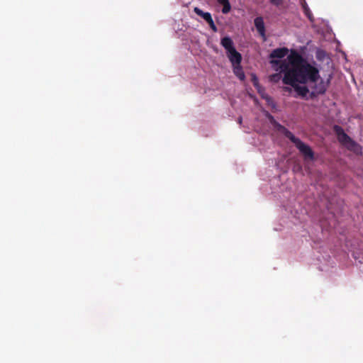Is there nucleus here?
<instances>
[{
	"label": "nucleus",
	"mask_w": 363,
	"mask_h": 363,
	"mask_svg": "<svg viewBox=\"0 0 363 363\" xmlns=\"http://www.w3.org/2000/svg\"><path fill=\"white\" fill-rule=\"evenodd\" d=\"M283 89L285 91H288V92H290L291 91V88L288 87V86H284L283 88Z\"/></svg>",
	"instance_id": "18"
},
{
	"label": "nucleus",
	"mask_w": 363,
	"mask_h": 363,
	"mask_svg": "<svg viewBox=\"0 0 363 363\" xmlns=\"http://www.w3.org/2000/svg\"><path fill=\"white\" fill-rule=\"evenodd\" d=\"M210 28L214 31V32H216L217 31V27L215 25V23H213L211 26H210Z\"/></svg>",
	"instance_id": "17"
},
{
	"label": "nucleus",
	"mask_w": 363,
	"mask_h": 363,
	"mask_svg": "<svg viewBox=\"0 0 363 363\" xmlns=\"http://www.w3.org/2000/svg\"><path fill=\"white\" fill-rule=\"evenodd\" d=\"M319 79V72H318L317 75H315L313 78H311V77H308L306 75L304 82H301V80L299 81V79H298L297 80L294 79V82H292L291 84H286L291 86L294 89V90L296 91L298 95L301 96V97H306V95L309 93V88L306 86H300V85L297 84V83L306 84L308 82H313L315 79Z\"/></svg>",
	"instance_id": "5"
},
{
	"label": "nucleus",
	"mask_w": 363,
	"mask_h": 363,
	"mask_svg": "<svg viewBox=\"0 0 363 363\" xmlns=\"http://www.w3.org/2000/svg\"><path fill=\"white\" fill-rule=\"evenodd\" d=\"M333 130L337 135L338 141L345 146L352 139L343 130V128L338 125H335Z\"/></svg>",
	"instance_id": "6"
},
{
	"label": "nucleus",
	"mask_w": 363,
	"mask_h": 363,
	"mask_svg": "<svg viewBox=\"0 0 363 363\" xmlns=\"http://www.w3.org/2000/svg\"><path fill=\"white\" fill-rule=\"evenodd\" d=\"M194 11L195 13H196L198 16L202 17L207 23L212 19L211 14L208 12H204L201 9H200L198 7H195L194 9Z\"/></svg>",
	"instance_id": "12"
},
{
	"label": "nucleus",
	"mask_w": 363,
	"mask_h": 363,
	"mask_svg": "<svg viewBox=\"0 0 363 363\" xmlns=\"http://www.w3.org/2000/svg\"><path fill=\"white\" fill-rule=\"evenodd\" d=\"M213 23H214V22H213V18H212L211 20H210V21L208 22V26H211Z\"/></svg>",
	"instance_id": "19"
},
{
	"label": "nucleus",
	"mask_w": 363,
	"mask_h": 363,
	"mask_svg": "<svg viewBox=\"0 0 363 363\" xmlns=\"http://www.w3.org/2000/svg\"><path fill=\"white\" fill-rule=\"evenodd\" d=\"M254 23L259 34L265 39V26L263 18L262 17L255 18Z\"/></svg>",
	"instance_id": "8"
},
{
	"label": "nucleus",
	"mask_w": 363,
	"mask_h": 363,
	"mask_svg": "<svg viewBox=\"0 0 363 363\" xmlns=\"http://www.w3.org/2000/svg\"><path fill=\"white\" fill-rule=\"evenodd\" d=\"M345 147L350 151L353 152L356 155H362V146L358 144L357 142L353 140L352 139L350 140L345 145Z\"/></svg>",
	"instance_id": "7"
},
{
	"label": "nucleus",
	"mask_w": 363,
	"mask_h": 363,
	"mask_svg": "<svg viewBox=\"0 0 363 363\" xmlns=\"http://www.w3.org/2000/svg\"><path fill=\"white\" fill-rule=\"evenodd\" d=\"M238 122H239V123H242V118H240L238 119Z\"/></svg>",
	"instance_id": "21"
},
{
	"label": "nucleus",
	"mask_w": 363,
	"mask_h": 363,
	"mask_svg": "<svg viewBox=\"0 0 363 363\" xmlns=\"http://www.w3.org/2000/svg\"><path fill=\"white\" fill-rule=\"evenodd\" d=\"M271 118V123L274 125V128L284 135L288 139L293 143L299 152L303 155L305 159H309L313 160L314 159V152L311 147L302 142L299 138L294 136V135L286 127L278 123L274 120L272 116Z\"/></svg>",
	"instance_id": "2"
},
{
	"label": "nucleus",
	"mask_w": 363,
	"mask_h": 363,
	"mask_svg": "<svg viewBox=\"0 0 363 363\" xmlns=\"http://www.w3.org/2000/svg\"><path fill=\"white\" fill-rule=\"evenodd\" d=\"M303 10L306 16L309 18V20L312 21V13L307 6H303Z\"/></svg>",
	"instance_id": "15"
},
{
	"label": "nucleus",
	"mask_w": 363,
	"mask_h": 363,
	"mask_svg": "<svg viewBox=\"0 0 363 363\" xmlns=\"http://www.w3.org/2000/svg\"><path fill=\"white\" fill-rule=\"evenodd\" d=\"M233 70L235 75L240 80H244L245 78V73L240 64L233 65Z\"/></svg>",
	"instance_id": "10"
},
{
	"label": "nucleus",
	"mask_w": 363,
	"mask_h": 363,
	"mask_svg": "<svg viewBox=\"0 0 363 363\" xmlns=\"http://www.w3.org/2000/svg\"><path fill=\"white\" fill-rule=\"evenodd\" d=\"M280 72H281L280 71ZM281 79V73H276V74H273L269 76V81L273 83L279 82Z\"/></svg>",
	"instance_id": "14"
},
{
	"label": "nucleus",
	"mask_w": 363,
	"mask_h": 363,
	"mask_svg": "<svg viewBox=\"0 0 363 363\" xmlns=\"http://www.w3.org/2000/svg\"><path fill=\"white\" fill-rule=\"evenodd\" d=\"M288 52H289V50L286 48H277V49H274V50H272V52L270 53L269 57L272 59H274V58L281 59V58H283L284 57H285L287 55Z\"/></svg>",
	"instance_id": "9"
},
{
	"label": "nucleus",
	"mask_w": 363,
	"mask_h": 363,
	"mask_svg": "<svg viewBox=\"0 0 363 363\" xmlns=\"http://www.w3.org/2000/svg\"><path fill=\"white\" fill-rule=\"evenodd\" d=\"M220 44L225 49L227 56L232 65L241 63L242 55L235 48L233 41L230 37L225 36L223 38Z\"/></svg>",
	"instance_id": "3"
},
{
	"label": "nucleus",
	"mask_w": 363,
	"mask_h": 363,
	"mask_svg": "<svg viewBox=\"0 0 363 363\" xmlns=\"http://www.w3.org/2000/svg\"><path fill=\"white\" fill-rule=\"evenodd\" d=\"M218 4L223 5L222 12L223 13H228L230 12L231 6L229 0H218Z\"/></svg>",
	"instance_id": "13"
},
{
	"label": "nucleus",
	"mask_w": 363,
	"mask_h": 363,
	"mask_svg": "<svg viewBox=\"0 0 363 363\" xmlns=\"http://www.w3.org/2000/svg\"><path fill=\"white\" fill-rule=\"evenodd\" d=\"M330 80V79H328L327 81H324L319 77L318 79H315L313 82H308L309 88L311 89L310 98L314 99L318 95L324 94L329 86Z\"/></svg>",
	"instance_id": "4"
},
{
	"label": "nucleus",
	"mask_w": 363,
	"mask_h": 363,
	"mask_svg": "<svg viewBox=\"0 0 363 363\" xmlns=\"http://www.w3.org/2000/svg\"><path fill=\"white\" fill-rule=\"evenodd\" d=\"M289 64L281 60H272V63L279 65V69L284 73L282 82L284 84H291L298 79L304 82L306 76L313 78L319 72L318 69L308 63L303 57L295 50H291L287 57Z\"/></svg>",
	"instance_id": "1"
},
{
	"label": "nucleus",
	"mask_w": 363,
	"mask_h": 363,
	"mask_svg": "<svg viewBox=\"0 0 363 363\" xmlns=\"http://www.w3.org/2000/svg\"><path fill=\"white\" fill-rule=\"evenodd\" d=\"M263 98L266 99L267 101H269L271 99V98L268 96H263Z\"/></svg>",
	"instance_id": "20"
},
{
	"label": "nucleus",
	"mask_w": 363,
	"mask_h": 363,
	"mask_svg": "<svg viewBox=\"0 0 363 363\" xmlns=\"http://www.w3.org/2000/svg\"><path fill=\"white\" fill-rule=\"evenodd\" d=\"M194 11L195 13H196L198 16L202 17L207 23L212 19L211 14L208 12H204L201 9H200L198 7H195L194 9Z\"/></svg>",
	"instance_id": "11"
},
{
	"label": "nucleus",
	"mask_w": 363,
	"mask_h": 363,
	"mask_svg": "<svg viewBox=\"0 0 363 363\" xmlns=\"http://www.w3.org/2000/svg\"><path fill=\"white\" fill-rule=\"evenodd\" d=\"M269 1L273 4L274 5L279 6L281 4V0H269Z\"/></svg>",
	"instance_id": "16"
}]
</instances>
